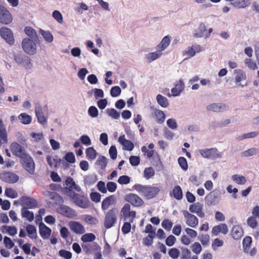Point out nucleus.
Here are the masks:
<instances>
[{
	"label": "nucleus",
	"instance_id": "41",
	"mask_svg": "<svg viewBox=\"0 0 259 259\" xmlns=\"http://www.w3.org/2000/svg\"><path fill=\"white\" fill-rule=\"evenodd\" d=\"M231 179L238 185H243L246 182V178L244 176L237 174L233 175Z\"/></svg>",
	"mask_w": 259,
	"mask_h": 259
},
{
	"label": "nucleus",
	"instance_id": "46",
	"mask_svg": "<svg viewBox=\"0 0 259 259\" xmlns=\"http://www.w3.org/2000/svg\"><path fill=\"white\" fill-rule=\"evenodd\" d=\"M198 239L203 246H207L210 241V237L208 234H200Z\"/></svg>",
	"mask_w": 259,
	"mask_h": 259
},
{
	"label": "nucleus",
	"instance_id": "39",
	"mask_svg": "<svg viewBox=\"0 0 259 259\" xmlns=\"http://www.w3.org/2000/svg\"><path fill=\"white\" fill-rule=\"evenodd\" d=\"M154 115L156 118L157 121L158 123H162L165 119V114L164 112L160 110L155 109L154 110Z\"/></svg>",
	"mask_w": 259,
	"mask_h": 259
},
{
	"label": "nucleus",
	"instance_id": "18",
	"mask_svg": "<svg viewBox=\"0 0 259 259\" xmlns=\"http://www.w3.org/2000/svg\"><path fill=\"white\" fill-rule=\"evenodd\" d=\"M1 179L8 183H15L18 181L19 177L14 173L7 172L1 175Z\"/></svg>",
	"mask_w": 259,
	"mask_h": 259
},
{
	"label": "nucleus",
	"instance_id": "17",
	"mask_svg": "<svg viewBox=\"0 0 259 259\" xmlns=\"http://www.w3.org/2000/svg\"><path fill=\"white\" fill-rule=\"evenodd\" d=\"M57 211L59 213L68 218H72L76 215V212L74 210L65 205H60L57 208Z\"/></svg>",
	"mask_w": 259,
	"mask_h": 259
},
{
	"label": "nucleus",
	"instance_id": "33",
	"mask_svg": "<svg viewBox=\"0 0 259 259\" xmlns=\"http://www.w3.org/2000/svg\"><path fill=\"white\" fill-rule=\"evenodd\" d=\"M115 201V198L114 196L111 195L106 198L102 203V208L103 210L107 209L109 206L113 203Z\"/></svg>",
	"mask_w": 259,
	"mask_h": 259
},
{
	"label": "nucleus",
	"instance_id": "45",
	"mask_svg": "<svg viewBox=\"0 0 259 259\" xmlns=\"http://www.w3.org/2000/svg\"><path fill=\"white\" fill-rule=\"evenodd\" d=\"M5 194L7 197L13 199L16 198L18 197L17 192L10 188H7L6 189Z\"/></svg>",
	"mask_w": 259,
	"mask_h": 259
},
{
	"label": "nucleus",
	"instance_id": "16",
	"mask_svg": "<svg viewBox=\"0 0 259 259\" xmlns=\"http://www.w3.org/2000/svg\"><path fill=\"white\" fill-rule=\"evenodd\" d=\"M201 51V47L199 45L193 46L188 47L183 53V56L185 57V59H187L194 56L196 53Z\"/></svg>",
	"mask_w": 259,
	"mask_h": 259
},
{
	"label": "nucleus",
	"instance_id": "28",
	"mask_svg": "<svg viewBox=\"0 0 259 259\" xmlns=\"http://www.w3.org/2000/svg\"><path fill=\"white\" fill-rule=\"evenodd\" d=\"M233 72L235 75V81L237 83L246 80V73L243 70L240 69H235Z\"/></svg>",
	"mask_w": 259,
	"mask_h": 259
},
{
	"label": "nucleus",
	"instance_id": "26",
	"mask_svg": "<svg viewBox=\"0 0 259 259\" xmlns=\"http://www.w3.org/2000/svg\"><path fill=\"white\" fill-rule=\"evenodd\" d=\"M251 3V0H235L231 5L238 9H243L248 7Z\"/></svg>",
	"mask_w": 259,
	"mask_h": 259
},
{
	"label": "nucleus",
	"instance_id": "29",
	"mask_svg": "<svg viewBox=\"0 0 259 259\" xmlns=\"http://www.w3.org/2000/svg\"><path fill=\"white\" fill-rule=\"evenodd\" d=\"M84 184L85 186H91L94 184L97 181V177L95 174H91L83 177Z\"/></svg>",
	"mask_w": 259,
	"mask_h": 259
},
{
	"label": "nucleus",
	"instance_id": "8",
	"mask_svg": "<svg viewBox=\"0 0 259 259\" xmlns=\"http://www.w3.org/2000/svg\"><path fill=\"white\" fill-rule=\"evenodd\" d=\"M118 210L113 208L110 210L106 215L105 218V227H113L117 220Z\"/></svg>",
	"mask_w": 259,
	"mask_h": 259
},
{
	"label": "nucleus",
	"instance_id": "25",
	"mask_svg": "<svg viewBox=\"0 0 259 259\" xmlns=\"http://www.w3.org/2000/svg\"><path fill=\"white\" fill-rule=\"evenodd\" d=\"M184 215L187 219V224L190 227H196L198 224V219L197 217L189 213L188 211L184 212Z\"/></svg>",
	"mask_w": 259,
	"mask_h": 259
},
{
	"label": "nucleus",
	"instance_id": "6",
	"mask_svg": "<svg viewBox=\"0 0 259 259\" xmlns=\"http://www.w3.org/2000/svg\"><path fill=\"white\" fill-rule=\"evenodd\" d=\"M14 59L19 65H21L26 69H30L32 67L30 59L27 56L23 54L17 53L14 55Z\"/></svg>",
	"mask_w": 259,
	"mask_h": 259
},
{
	"label": "nucleus",
	"instance_id": "36",
	"mask_svg": "<svg viewBox=\"0 0 259 259\" xmlns=\"http://www.w3.org/2000/svg\"><path fill=\"white\" fill-rule=\"evenodd\" d=\"M18 118L24 124H29L32 120L31 117L25 113L20 114Z\"/></svg>",
	"mask_w": 259,
	"mask_h": 259
},
{
	"label": "nucleus",
	"instance_id": "58",
	"mask_svg": "<svg viewBox=\"0 0 259 259\" xmlns=\"http://www.w3.org/2000/svg\"><path fill=\"white\" fill-rule=\"evenodd\" d=\"M141 151L144 153V156H146L148 158H151L154 153L153 150H149L146 146H143Z\"/></svg>",
	"mask_w": 259,
	"mask_h": 259
},
{
	"label": "nucleus",
	"instance_id": "10",
	"mask_svg": "<svg viewBox=\"0 0 259 259\" xmlns=\"http://www.w3.org/2000/svg\"><path fill=\"white\" fill-rule=\"evenodd\" d=\"M0 35L10 45H13L14 44L13 33L10 29L3 27L0 29Z\"/></svg>",
	"mask_w": 259,
	"mask_h": 259
},
{
	"label": "nucleus",
	"instance_id": "61",
	"mask_svg": "<svg viewBox=\"0 0 259 259\" xmlns=\"http://www.w3.org/2000/svg\"><path fill=\"white\" fill-rule=\"evenodd\" d=\"M166 123L167 126L172 130H176L178 127L176 120L173 118L168 119L166 121Z\"/></svg>",
	"mask_w": 259,
	"mask_h": 259
},
{
	"label": "nucleus",
	"instance_id": "1",
	"mask_svg": "<svg viewBox=\"0 0 259 259\" xmlns=\"http://www.w3.org/2000/svg\"><path fill=\"white\" fill-rule=\"evenodd\" d=\"M37 40L26 37L23 39L21 46L24 52L29 55H33L36 53Z\"/></svg>",
	"mask_w": 259,
	"mask_h": 259
},
{
	"label": "nucleus",
	"instance_id": "22",
	"mask_svg": "<svg viewBox=\"0 0 259 259\" xmlns=\"http://www.w3.org/2000/svg\"><path fill=\"white\" fill-rule=\"evenodd\" d=\"M160 191V188L158 187H152L147 186L146 187L144 196L148 199H151L157 195Z\"/></svg>",
	"mask_w": 259,
	"mask_h": 259
},
{
	"label": "nucleus",
	"instance_id": "43",
	"mask_svg": "<svg viewBox=\"0 0 259 259\" xmlns=\"http://www.w3.org/2000/svg\"><path fill=\"white\" fill-rule=\"evenodd\" d=\"M39 234L41 237L44 239L48 238L51 235V230L50 228H39Z\"/></svg>",
	"mask_w": 259,
	"mask_h": 259
},
{
	"label": "nucleus",
	"instance_id": "52",
	"mask_svg": "<svg viewBox=\"0 0 259 259\" xmlns=\"http://www.w3.org/2000/svg\"><path fill=\"white\" fill-rule=\"evenodd\" d=\"M178 163L180 167L184 170L188 169V163L186 159L184 157H180L178 159Z\"/></svg>",
	"mask_w": 259,
	"mask_h": 259
},
{
	"label": "nucleus",
	"instance_id": "31",
	"mask_svg": "<svg viewBox=\"0 0 259 259\" xmlns=\"http://www.w3.org/2000/svg\"><path fill=\"white\" fill-rule=\"evenodd\" d=\"M22 218L31 222L34 220V214L32 211L29 210L26 208H22L21 210Z\"/></svg>",
	"mask_w": 259,
	"mask_h": 259
},
{
	"label": "nucleus",
	"instance_id": "23",
	"mask_svg": "<svg viewBox=\"0 0 259 259\" xmlns=\"http://www.w3.org/2000/svg\"><path fill=\"white\" fill-rule=\"evenodd\" d=\"M163 55V52L159 49L154 52H150L146 55V58L149 62H152L159 58Z\"/></svg>",
	"mask_w": 259,
	"mask_h": 259
},
{
	"label": "nucleus",
	"instance_id": "34",
	"mask_svg": "<svg viewBox=\"0 0 259 259\" xmlns=\"http://www.w3.org/2000/svg\"><path fill=\"white\" fill-rule=\"evenodd\" d=\"M25 33L28 36L29 38L34 40H37L38 36L37 33L34 29L30 27H26L24 29Z\"/></svg>",
	"mask_w": 259,
	"mask_h": 259
},
{
	"label": "nucleus",
	"instance_id": "49",
	"mask_svg": "<svg viewBox=\"0 0 259 259\" xmlns=\"http://www.w3.org/2000/svg\"><path fill=\"white\" fill-rule=\"evenodd\" d=\"M85 153L88 159L93 160L96 157V152L93 147L87 148Z\"/></svg>",
	"mask_w": 259,
	"mask_h": 259
},
{
	"label": "nucleus",
	"instance_id": "32",
	"mask_svg": "<svg viewBox=\"0 0 259 259\" xmlns=\"http://www.w3.org/2000/svg\"><path fill=\"white\" fill-rule=\"evenodd\" d=\"M231 235L235 240L240 239L243 236L242 228H232Z\"/></svg>",
	"mask_w": 259,
	"mask_h": 259
},
{
	"label": "nucleus",
	"instance_id": "62",
	"mask_svg": "<svg viewBox=\"0 0 259 259\" xmlns=\"http://www.w3.org/2000/svg\"><path fill=\"white\" fill-rule=\"evenodd\" d=\"M59 255L65 259H70L72 257V253L69 251L64 249L60 250L59 252Z\"/></svg>",
	"mask_w": 259,
	"mask_h": 259
},
{
	"label": "nucleus",
	"instance_id": "7",
	"mask_svg": "<svg viewBox=\"0 0 259 259\" xmlns=\"http://www.w3.org/2000/svg\"><path fill=\"white\" fill-rule=\"evenodd\" d=\"M10 148L12 153L21 159L28 154L25 147L17 142L12 143Z\"/></svg>",
	"mask_w": 259,
	"mask_h": 259
},
{
	"label": "nucleus",
	"instance_id": "38",
	"mask_svg": "<svg viewBox=\"0 0 259 259\" xmlns=\"http://www.w3.org/2000/svg\"><path fill=\"white\" fill-rule=\"evenodd\" d=\"M107 114L113 119H118L120 117V113L114 108H108L106 110Z\"/></svg>",
	"mask_w": 259,
	"mask_h": 259
},
{
	"label": "nucleus",
	"instance_id": "56",
	"mask_svg": "<svg viewBox=\"0 0 259 259\" xmlns=\"http://www.w3.org/2000/svg\"><path fill=\"white\" fill-rule=\"evenodd\" d=\"M88 114L92 118H96L98 116V110L95 106H92L88 109Z\"/></svg>",
	"mask_w": 259,
	"mask_h": 259
},
{
	"label": "nucleus",
	"instance_id": "51",
	"mask_svg": "<svg viewBox=\"0 0 259 259\" xmlns=\"http://www.w3.org/2000/svg\"><path fill=\"white\" fill-rule=\"evenodd\" d=\"M258 150L255 148H250L247 150L245 151L242 153V155L244 157H249L256 155L258 152Z\"/></svg>",
	"mask_w": 259,
	"mask_h": 259
},
{
	"label": "nucleus",
	"instance_id": "9",
	"mask_svg": "<svg viewBox=\"0 0 259 259\" xmlns=\"http://www.w3.org/2000/svg\"><path fill=\"white\" fill-rule=\"evenodd\" d=\"M21 159L24 168L29 174H33L35 171V164L32 157L28 154Z\"/></svg>",
	"mask_w": 259,
	"mask_h": 259
},
{
	"label": "nucleus",
	"instance_id": "15",
	"mask_svg": "<svg viewBox=\"0 0 259 259\" xmlns=\"http://www.w3.org/2000/svg\"><path fill=\"white\" fill-rule=\"evenodd\" d=\"M221 196L214 191L210 192L205 197V201L208 205H214L218 204L220 201Z\"/></svg>",
	"mask_w": 259,
	"mask_h": 259
},
{
	"label": "nucleus",
	"instance_id": "44",
	"mask_svg": "<svg viewBox=\"0 0 259 259\" xmlns=\"http://www.w3.org/2000/svg\"><path fill=\"white\" fill-rule=\"evenodd\" d=\"M244 63L245 65L251 70H255L257 68L256 62L250 58H246L244 60Z\"/></svg>",
	"mask_w": 259,
	"mask_h": 259
},
{
	"label": "nucleus",
	"instance_id": "63",
	"mask_svg": "<svg viewBox=\"0 0 259 259\" xmlns=\"http://www.w3.org/2000/svg\"><path fill=\"white\" fill-rule=\"evenodd\" d=\"M107 189L111 193L115 192L117 189V184L113 182H109L107 183Z\"/></svg>",
	"mask_w": 259,
	"mask_h": 259
},
{
	"label": "nucleus",
	"instance_id": "12",
	"mask_svg": "<svg viewBox=\"0 0 259 259\" xmlns=\"http://www.w3.org/2000/svg\"><path fill=\"white\" fill-rule=\"evenodd\" d=\"M13 20L11 13L3 6H0V22L8 24Z\"/></svg>",
	"mask_w": 259,
	"mask_h": 259
},
{
	"label": "nucleus",
	"instance_id": "55",
	"mask_svg": "<svg viewBox=\"0 0 259 259\" xmlns=\"http://www.w3.org/2000/svg\"><path fill=\"white\" fill-rule=\"evenodd\" d=\"M53 17L59 23H63V16L61 13L58 10H55L52 14Z\"/></svg>",
	"mask_w": 259,
	"mask_h": 259
},
{
	"label": "nucleus",
	"instance_id": "27",
	"mask_svg": "<svg viewBox=\"0 0 259 259\" xmlns=\"http://www.w3.org/2000/svg\"><path fill=\"white\" fill-rule=\"evenodd\" d=\"M170 42V39L168 36H165L161 41L156 46V49H159L162 52L167 48Z\"/></svg>",
	"mask_w": 259,
	"mask_h": 259
},
{
	"label": "nucleus",
	"instance_id": "4",
	"mask_svg": "<svg viewBox=\"0 0 259 259\" xmlns=\"http://www.w3.org/2000/svg\"><path fill=\"white\" fill-rule=\"evenodd\" d=\"M65 183L67 187L64 188V192L69 196L75 194L74 191L79 192L81 190L80 187L76 184L74 180L70 177H67Z\"/></svg>",
	"mask_w": 259,
	"mask_h": 259
},
{
	"label": "nucleus",
	"instance_id": "64",
	"mask_svg": "<svg viewBox=\"0 0 259 259\" xmlns=\"http://www.w3.org/2000/svg\"><path fill=\"white\" fill-rule=\"evenodd\" d=\"M191 248L193 252L196 254H199L202 250V247L198 242H195L192 245Z\"/></svg>",
	"mask_w": 259,
	"mask_h": 259
},
{
	"label": "nucleus",
	"instance_id": "24",
	"mask_svg": "<svg viewBox=\"0 0 259 259\" xmlns=\"http://www.w3.org/2000/svg\"><path fill=\"white\" fill-rule=\"evenodd\" d=\"M184 83L182 80L176 82L175 87L171 90V95L174 97L180 95L184 89Z\"/></svg>",
	"mask_w": 259,
	"mask_h": 259
},
{
	"label": "nucleus",
	"instance_id": "47",
	"mask_svg": "<svg viewBox=\"0 0 259 259\" xmlns=\"http://www.w3.org/2000/svg\"><path fill=\"white\" fill-rule=\"evenodd\" d=\"M155 175V170L152 167L145 168L144 171L145 178L148 180Z\"/></svg>",
	"mask_w": 259,
	"mask_h": 259
},
{
	"label": "nucleus",
	"instance_id": "40",
	"mask_svg": "<svg viewBox=\"0 0 259 259\" xmlns=\"http://www.w3.org/2000/svg\"><path fill=\"white\" fill-rule=\"evenodd\" d=\"M40 32L46 41L48 43H51L53 41L54 37L50 31L40 30Z\"/></svg>",
	"mask_w": 259,
	"mask_h": 259
},
{
	"label": "nucleus",
	"instance_id": "11",
	"mask_svg": "<svg viewBox=\"0 0 259 259\" xmlns=\"http://www.w3.org/2000/svg\"><path fill=\"white\" fill-rule=\"evenodd\" d=\"M20 201L23 208L26 209H33L37 206V201L31 197L22 196L20 198Z\"/></svg>",
	"mask_w": 259,
	"mask_h": 259
},
{
	"label": "nucleus",
	"instance_id": "37",
	"mask_svg": "<svg viewBox=\"0 0 259 259\" xmlns=\"http://www.w3.org/2000/svg\"><path fill=\"white\" fill-rule=\"evenodd\" d=\"M156 100L158 103L162 107L166 108L169 105L167 99L160 94L157 95Z\"/></svg>",
	"mask_w": 259,
	"mask_h": 259
},
{
	"label": "nucleus",
	"instance_id": "5",
	"mask_svg": "<svg viewBox=\"0 0 259 259\" xmlns=\"http://www.w3.org/2000/svg\"><path fill=\"white\" fill-rule=\"evenodd\" d=\"M69 197L72 199L73 202L79 207L87 208L90 206L89 200L83 195L75 193L69 196Z\"/></svg>",
	"mask_w": 259,
	"mask_h": 259
},
{
	"label": "nucleus",
	"instance_id": "59",
	"mask_svg": "<svg viewBox=\"0 0 259 259\" xmlns=\"http://www.w3.org/2000/svg\"><path fill=\"white\" fill-rule=\"evenodd\" d=\"M121 92V89L118 86H115L111 89L110 95L113 97H116L120 94Z\"/></svg>",
	"mask_w": 259,
	"mask_h": 259
},
{
	"label": "nucleus",
	"instance_id": "35",
	"mask_svg": "<svg viewBox=\"0 0 259 259\" xmlns=\"http://www.w3.org/2000/svg\"><path fill=\"white\" fill-rule=\"evenodd\" d=\"M0 138L4 143H7V134L5 125L2 120H0Z\"/></svg>",
	"mask_w": 259,
	"mask_h": 259
},
{
	"label": "nucleus",
	"instance_id": "48",
	"mask_svg": "<svg viewBox=\"0 0 259 259\" xmlns=\"http://www.w3.org/2000/svg\"><path fill=\"white\" fill-rule=\"evenodd\" d=\"M96 239L95 235L91 233H86L83 235L81 237V240L83 242H92Z\"/></svg>",
	"mask_w": 259,
	"mask_h": 259
},
{
	"label": "nucleus",
	"instance_id": "19",
	"mask_svg": "<svg viewBox=\"0 0 259 259\" xmlns=\"http://www.w3.org/2000/svg\"><path fill=\"white\" fill-rule=\"evenodd\" d=\"M125 199L127 201L131 203L133 205L139 206L143 204L142 199L135 194H129L126 195Z\"/></svg>",
	"mask_w": 259,
	"mask_h": 259
},
{
	"label": "nucleus",
	"instance_id": "57",
	"mask_svg": "<svg viewBox=\"0 0 259 259\" xmlns=\"http://www.w3.org/2000/svg\"><path fill=\"white\" fill-rule=\"evenodd\" d=\"M191 252L187 248H181V259H190Z\"/></svg>",
	"mask_w": 259,
	"mask_h": 259
},
{
	"label": "nucleus",
	"instance_id": "50",
	"mask_svg": "<svg viewBox=\"0 0 259 259\" xmlns=\"http://www.w3.org/2000/svg\"><path fill=\"white\" fill-rule=\"evenodd\" d=\"M201 209H203V205L200 203H195L189 207V210L193 213H196Z\"/></svg>",
	"mask_w": 259,
	"mask_h": 259
},
{
	"label": "nucleus",
	"instance_id": "13",
	"mask_svg": "<svg viewBox=\"0 0 259 259\" xmlns=\"http://www.w3.org/2000/svg\"><path fill=\"white\" fill-rule=\"evenodd\" d=\"M146 228L145 232L148 233V235L143 239V244L146 246H150L153 243V239L155 237V230L156 228Z\"/></svg>",
	"mask_w": 259,
	"mask_h": 259
},
{
	"label": "nucleus",
	"instance_id": "42",
	"mask_svg": "<svg viewBox=\"0 0 259 259\" xmlns=\"http://www.w3.org/2000/svg\"><path fill=\"white\" fill-rule=\"evenodd\" d=\"M173 196L177 200H181L183 197L181 188L179 186L175 187L172 190Z\"/></svg>",
	"mask_w": 259,
	"mask_h": 259
},
{
	"label": "nucleus",
	"instance_id": "53",
	"mask_svg": "<svg viewBox=\"0 0 259 259\" xmlns=\"http://www.w3.org/2000/svg\"><path fill=\"white\" fill-rule=\"evenodd\" d=\"M168 254L172 259H177L180 255V251L176 248H172L169 250Z\"/></svg>",
	"mask_w": 259,
	"mask_h": 259
},
{
	"label": "nucleus",
	"instance_id": "30",
	"mask_svg": "<svg viewBox=\"0 0 259 259\" xmlns=\"http://www.w3.org/2000/svg\"><path fill=\"white\" fill-rule=\"evenodd\" d=\"M206 30V26L204 23H200L198 28L194 31L193 35L197 38L202 37L204 36V33Z\"/></svg>",
	"mask_w": 259,
	"mask_h": 259
},
{
	"label": "nucleus",
	"instance_id": "54",
	"mask_svg": "<svg viewBox=\"0 0 259 259\" xmlns=\"http://www.w3.org/2000/svg\"><path fill=\"white\" fill-rule=\"evenodd\" d=\"M258 135V132H251L243 134L239 138V140H241L245 139L253 138L256 137Z\"/></svg>",
	"mask_w": 259,
	"mask_h": 259
},
{
	"label": "nucleus",
	"instance_id": "2",
	"mask_svg": "<svg viewBox=\"0 0 259 259\" xmlns=\"http://www.w3.org/2000/svg\"><path fill=\"white\" fill-rule=\"evenodd\" d=\"M121 215L124 218L125 221L122 227H132L131 223L133 222L136 216L135 211H131V206L126 203L124 205L121 210Z\"/></svg>",
	"mask_w": 259,
	"mask_h": 259
},
{
	"label": "nucleus",
	"instance_id": "3",
	"mask_svg": "<svg viewBox=\"0 0 259 259\" xmlns=\"http://www.w3.org/2000/svg\"><path fill=\"white\" fill-rule=\"evenodd\" d=\"M198 152L203 158L212 160L222 157V153L220 152L216 148L199 149Z\"/></svg>",
	"mask_w": 259,
	"mask_h": 259
},
{
	"label": "nucleus",
	"instance_id": "20",
	"mask_svg": "<svg viewBox=\"0 0 259 259\" xmlns=\"http://www.w3.org/2000/svg\"><path fill=\"white\" fill-rule=\"evenodd\" d=\"M118 142L123 146V149L131 151L134 148V144L130 141L126 140L124 135L119 136Z\"/></svg>",
	"mask_w": 259,
	"mask_h": 259
},
{
	"label": "nucleus",
	"instance_id": "14",
	"mask_svg": "<svg viewBox=\"0 0 259 259\" xmlns=\"http://www.w3.org/2000/svg\"><path fill=\"white\" fill-rule=\"evenodd\" d=\"M228 106L222 103H211L206 106V109L208 111H213L215 112H221L226 111L228 109Z\"/></svg>",
	"mask_w": 259,
	"mask_h": 259
},
{
	"label": "nucleus",
	"instance_id": "21",
	"mask_svg": "<svg viewBox=\"0 0 259 259\" xmlns=\"http://www.w3.org/2000/svg\"><path fill=\"white\" fill-rule=\"evenodd\" d=\"M35 111L38 121L41 124H46L47 122V119L44 115L42 109L39 104L35 105Z\"/></svg>",
	"mask_w": 259,
	"mask_h": 259
},
{
	"label": "nucleus",
	"instance_id": "60",
	"mask_svg": "<svg viewBox=\"0 0 259 259\" xmlns=\"http://www.w3.org/2000/svg\"><path fill=\"white\" fill-rule=\"evenodd\" d=\"M117 182L121 185H126L130 182V178L127 176H122L119 177Z\"/></svg>",
	"mask_w": 259,
	"mask_h": 259
}]
</instances>
